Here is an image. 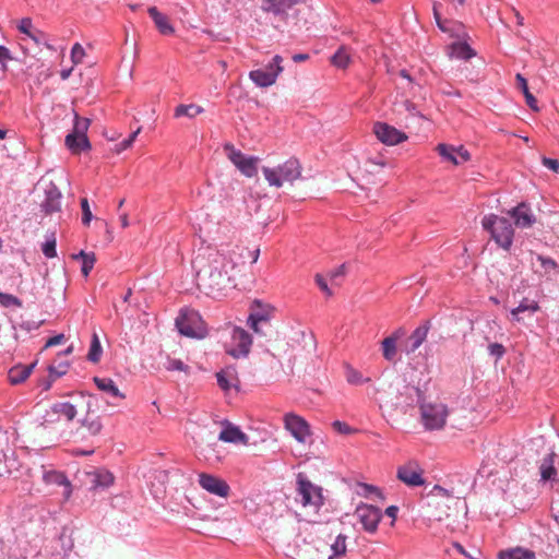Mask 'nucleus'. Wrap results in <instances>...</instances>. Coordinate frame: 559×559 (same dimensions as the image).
Returning a JSON list of instances; mask_svg holds the SVG:
<instances>
[{
	"label": "nucleus",
	"instance_id": "obj_46",
	"mask_svg": "<svg viewBox=\"0 0 559 559\" xmlns=\"http://www.w3.org/2000/svg\"><path fill=\"white\" fill-rule=\"evenodd\" d=\"M69 365L68 364H59L58 366L51 365L49 366V377L52 380H56L57 378H60L61 376L66 374L68 371Z\"/></svg>",
	"mask_w": 559,
	"mask_h": 559
},
{
	"label": "nucleus",
	"instance_id": "obj_18",
	"mask_svg": "<svg viewBox=\"0 0 559 559\" xmlns=\"http://www.w3.org/2000/svg\"><path fill=\"white\" fill-rule=\"evenodd\" d=\"M520 228H528L535 223V217L525 203H521L509 212Z\"/></svg>",
	"mask_w": 559,
	"mask_h": 559
},
{
	"label": "nucleus",
	"instance_id": "obj_61",
	"mask_svg": "<svg viewBox=\"0 0 559 559\" xmlns=\"http://www.w3.org/2000/svg\"><path fill=\"white\" fill-rule=\"evenodd\" d=\"M63 338L64 336L62 334L50 337L46 343V347L58 345L63 341Z\"/></svg>",
	"mask_w": 559,
	"mask_h": 559
},
{
	"label": "nucleus",
	"instance_id": "obj_34",
	"mask_svg": "<svg viewBox=\"0 0 559 559\" xmlns=\"http://www.w3.org/2000/svg\"><path fill=\"white\" fill-rule=\"evenodd\" d=\"M555 455V452L550 451L543 460V463L539 467L543 480H550L556 475V468L554 467Z\"/></svg>",
	"mask_w": 559,
	"mask_h": 559
},
{
	"label": "nucleus",
	"instance_id": "obj_21",
	"mask_svg": "<svg viewBox=\"0 0 559 559\" xmlns=\"http://www.w3.org/2000/svg\"><path fill=\"white\" fill-rule=\"evenodd\" d=\"M147 12L160 34L173 35L175 33V28L170 24L169 19L159 12L156 7L148 8Z\"/></svg>",
	"mask_w": 559,
	"mask_h": 559
},
{
	"label": "nucleus",
	"instance_id": "obj_50",
	"mask_svg": "<svg viewBox=\"0 0 559 559\" xmlns=\"http://www.w3.org/2000/svg\"><path fill=\"white\" fill-rule=\"evenodd\" d=\"M316 283L318 284V286L320 287V289L326 295V296H332L333 295V292L331 290V288L329 287L328 285V278H325L323 275L321 274H317L316 277Z\"/></svg>",
	"mask_w": 559,
	"mask_h": 559
},
{
	"label": "nucleus",
	"instance_id": "obj_55",
	"mask_svg": "<svg viewBox=\"0 0 559 559\" xmlns=\"http://www.w3.org/2000/svg\"><path fill=\"white\" fill-rule=\"evenodd\" d=\"M401 108L413 115V116H418L420 118H424V116L416 109V105L414 103H412L411 100H404L402 104H401Z\"/></svg>",
	"mask_w": 559,
	"mask_h": 559
},
{
	"label": "nucleus",
	"instance_id": "obj_27",
	"mask_svg": "<svg viewBox=\"0 0 559 559\" xmlns=\"http://www.w3.org/2000/svg\"><path fill=\"white\" fill-rule=\"evenodd\" d=\"M34 364L28 366H15L9 370L8 378L11 384L24 382L32 373Z\"/></svg>",
	"mask_w": 559,
	"mask_h": 559
},
{
	"label": "nucleus",
	"instance_id": "obj_62",
	"mask_svg": "<svg viewBox=\"0 0 559 559\" xmlns=\"http://www.w3.org/2000/svg\"><path fill=\"white\" fill-rule=\"evenodd\" d=\"M27 37L33 39L36 44H40L44 38V34L38 29H34Z\"/></svg>",
	"mask_w": 559,
	"mask_h": 559
},
{
	"label": "nucleus",
	"instance_id": "obj_57",
	"mask_svg": "<svg viewBox=\"0 0 559 559\" xmlns=\"http://www.w3.org/2000/svg\"><path fill=\"white\" fill-rule=\"evenodd\" d=\"M11 60H13L11 51L5 46L0 45V63L2 67L5 68V63Z\"/></svg>",
	"mask_w": 559,
	"mask_h": 559
},
{
	"label": "nucleus",
	"instance_id": "obj_17",
	"mask_svg": "<svg viewBox=\"0 0 559 559\" xmlns=\"http://www.w3.org/2000/svg\"><path fill=\"white\" fill-rule=\"evenodd\" d=\"M436 151L444 160L450 162L455 166H459L471 159L469 152L463 145L455 147L450 144L440 143L437 145Z\"/></svg>",
	"mask_w": 559,
	"mask_h": 559
},
{
	"label": "nucleus",
	"instance_id": "obj_40",
	"mask_svg": "<svg viewBox=\"0 0 559 559\" xmlns=\"http://www.w3.org/2000/svg\"><path fill=\"white\" fill-rule=\"evenodd\" d=\"M428 334V326H418L409 336L411 350L415 352L425 342Z\"/></svg>",
	"mask_w": 559,
	"mask_h": 559
},
{
	"label": "nucleus",
	"instance_id": "obj_3",
	"mask_svg": "<svg viewBox=\"0 0 559 559\" xmlns=\"http://www.w3.org/2000/svg\"><path fill=\"white\" fill-rule=\"evenodd\" d=\"M420 418L427 430H441L447 424L449 408L438 399H424L419 403Z\"/></svg>",
	"mask_w": 559,
	"mask_h": 559
},
{
	"label": "nucleus",
	"instance_id": "obj_13",
	"mask_svg": "<svg viewBox=\"0 0 559 559\" xmlns=\"http://www.w3.org/2000/svg\"><path fill=\"white\" fill-rule=\"evenodd\" d=\"M424 469L416 461H409L397 467L396 477L409 487H417L425 484Z\"/></svg>",
	"mask_w": 559,
	"mask_h": 559
},
{
	"label": "nucleus",
	"instance_id": "obj_39",
	"mask_svg": "<svg viewBox=\"0 0 559 559\" xmlns=\"http://www.w3.org/2000/svg\"><path fill=\"white\" fill-rule=\"evenodd\" d=\"M90 124L91 120L88 118L80 117L78 114L74 115V126L72 132H75L76 135H80L83 143H85L87 139L86 133Z\"/></svg>",
	"mask_w": 559,
	"mask_h": 559
},
{
	"label": "nucleus",
	"instance_id": "obj_19",
	"mask_svg": "<svg viewBox=\"0 0 559 559\" xmlns=\"http://www.w3.org/2000/svg\"><path fill=\"white\" fill-rule=\"evenodd\" d=\"M46 198L41 207L46 214H52L61 209V192L55 185H50L45 191Z\"/></svg>",
	"mask_w": 559,
	"mask_h": 559
},
{
	"label": "nucleus",
	"instance_id": "obj_2",
	"mask_svg": "<svg viewBox=\"0 0 559 559\" xmlns=\"http://www.w3.org/2000/svg\"><path fill=\"white\" fill-rule=\"evenodd\" d=\"M262 173L271 187L282 188L298 180L301 177L302 167L297 158L290 157L277 166H263Z\"/></svg>",
	"mask_w": 559,
	"mask_h": 559
},
{
	"label": "nucleus",
	"instance_id": "obj_20",
	"mask_svg": "<svg viewBox=\"0 0 559 559\" xmlns=\"http://www.w3.org/2000/svg\"><path fill=\"white\" fill-rule=\"evenodd\" d=\"M216 378L219 388L224 391H228L231 388H237L239 384L237 370L234 366H227L217 372Z\"/></svg>",
	"mask_w": 559,
	"mask_h": 559
},
{
	"label": "nucleus",
	"instance_id": "obj_10",
	"mask_svg": "<svg viewBox=\"0 0 559 559\" xmlns=\"http://www.w3.org/2000/svg\"><path fill=\"white\" fill-rule=\"evenodd\" d=\"M224 151L228 159L240 170L242 175L252 178L258 173L259 158L254 156H246L241 151L236 150L230 143L224 145Z\"/></svg>",
	"mask_w": 559,
	"mask_h": 559
},
{
	"label": "nucleus",
	"instance_id": "obj_47",
	"mask_svg": "<svg viewBox=\"0 0 559 559\" xmlns=\"http://www.w3.org/2000/svg\"><path fill=\"white\" fill-rule=\"evenodd\" d=\"M81 209H82V223L84 225H88L93 218L90 204L86 198L81 199Z\"/></svg>",
	"mask_w": 559,
	"mask_h": 559
},
{
	"label": "nucleus",
	"instance_id": "obj_4",
	"mask_svg": "<svg viewBox=\"0 0 559 559\" xmlns=\"http://www.w3.org/2000/svg\"><path fill=\"white\" fill-rule=\"evenodd\" d=\"M481 225L485 230L490 233L491 238L499 247L504 250H509L511 248L514 229L507 217L489 214L483 218Z\"/></svg>",
	"mask_w": 559,
	"mask_h": 559
},
{
	"label": "nucleus",
	"instance_id": "obj_59",
	"mask_svg": "<svg viewBox=\"0 0 559 559\" xmlns=\"http://www.w3.org/2000/svg\"><path fill=\"white\" fill-rule=\"evenodd\" d=\"M344 274H345V266L341 265L336 270L329 272L328 277H329V281L334 284L335 280L338 276H344Z\"/></svg>",
	"mask_w": 559,
	"mask_h": 559
},
{
	"label": "nucleus",
	"instance_id": "obj_43",
	"mask_svg": "<svg viewBox=\"0 0 559 559\" xmlns=\"http://www.w3.org/2000/svg\"><path fill=\"white\" fill-rule=\"evenodd\" d=\"M43 253L47 258H55L57 255L56 251V237L55 235H51L43 245Z\"/></svg>",
	"mask_w": 559,
	"mask_h": 559
},
{
	"label": "nucleus",
	"instance_id": "obj_35",
	"mask_svg": "<svg viewBox=\"0 0 559 559\" xmlns=\"http://www.w3.org/2000/svg\"><path fill=\"white\" fill-rule=\"evenodd\" d=\"M204 111L203 107L195 105V104H189L185 105L181 104L175 108V117H188V118H194L195 116L202 114Z\"/></svg>",
	"mask_w": 559,
	"mask_h": 559
},
{
	"label": "nucleus",
	"instance_id": "obj_30",
	"mask_svg": "<svg viewBox=\"0 0 559 559\" xmlns=\"http://www.w3.org/2000/svg\"><path fill=\"white\" fill-rule=\"evenodd\" d=\"M82 428H84L90 436H97L103 428L99 416L87 413L82 420Z\"/></svg>",
	"mask_w": 559,
	"mask_h": 559
},
{
	"label": "nucleus",
	"instance_id": "obj_52",
	"mask_svg": "<svg viewBox=\"0 0 559 559\" xmlns=\"http://www.w3.org/2000/svg\"><path fill=\"white\" fill-rule=\"evenodd\" d=\"M17 29L26 36L31 35L34 31L32 20L28 17L22 19L17 25Z\"/></svg>",
	"mask_w": 559,
	"mask_h": 559
},
{
	"label": "nucleus",
	"instance_id": "obj_28",
	"mask_svg": "<svg viewBox=\"0 0 559 559\" xmlns=\"http://www.w3.org/2000/svg\"><path fill=\"white\" fill-rule=\"evenodd\" d=\"M66 146L73 153L80 154L83 151H87L91 148V144L88 139H86L85 143L81 141L80 135H76L75 132H70L64 140Z\"/></svg>",
	"mask_w": 559,
	"mask_h": 559
},
{
	"label": "nucleus",
	"instance_id": "obj_15",
	"mask_svg": "<svg viewBox=\"0 0 559 559\" xmlns=\"http://www.w3.org/2000/svg\"><path fill=\"white\" fill-rule=\"evenodd\" d=\"M373 133L380 142L386 145H396L407 140V135L404 132L385 122H376L373 124Z\"/></svg>",
	"mask_w": 559,
	"mask_h": 559
},
{
	"label": "nucleus",
	"instance_id": "obj_32",
	"mask_svg": "<svg viewBox=\"0 0 559 559\" xmlns=\"http://www.w3.org/2000/svg\"><path fill=\"white\" fill-rule=\"evenodd\" d=\"M52 412L59 416H63L68 421H71L76 416V407L69 402H59L52 405Z\"/></svg>",
	"mask_w": 559,
	"mask_h": 559
},
{
	"label": "nucleus",
	"instance_id": "obj_6",
	"mask_svg": "<svg viewBox=\"0 0 559 559\" xmlns=\"http://www.w3.org/2000/svg\"><path fill=\"white\" fill-rule=\"evenodd\" d=\"M176 325L182 335L202 338L206 334V328L199 312L192 309L182 310L176 319Z\"/></svg>",
	"mask_w": 559,
	"mask_h": 559
},
{
	"label": "nucleus",
	"instance_id": "obj_38",
	"mask_svg": "<svg viewBox=\"0 0 559 559\" xmlns=\"http://www.w3.org/2000/svg\"><path fill=\"white\" fill-rule=\"evenodd\" d=\"M345 378L352 385H361L370 381V378H365L360 371L350 365H345Z\"/></svg>",
	"mask_w": 559,
	"mask_h": 559
},
{
	"label": "nucleus",
	"instance_id": "obj_26",
	"mask_svg": "<svg viewBox=\"0 0 559 559\" xmlns=\"http://www.w3.org/2000/svg\"><path fill=\"white\" fill-rule=\"evenodd\" d=\"M91 484L94 489L108 488L114 484V475L106 469H97L90 474Z\"/></svg>",
	"mask_w": 559,
	"mask_h": 559
},
{
	"label": "nucleus",
	"instance_id": "obj_48",
	"mask_svg": "<svg viewBox=\"0 0 559 559\" xmlns=\"http://www.w3.org/2000/svg\"><path fill=\"white\" fill-rule=\"evenodd\" d=\"M262 322H267V318L265 316H249L248 323L250 328L257 333L262 334V331L260 330L259 325Z\"/></svg>",
	"mask_w": 559,
	"mask_h": 559
},
{
	"label": "nucleus",
	"instance_id": "obj_14",
	"mask_svg": "<svg viewBox=\"0 0 559 559\" xmlns=\"http://www.w3.org/2000/svg\"><path fill=\"white\" fill-rule=\"evenodd\" d=\"M199 485L209 493L221 498H227L230 493L229 485L224 479L212 474H199Z\"/></svg>",
	"mask_w": 559,
	"mask_h": 559
},
{
	"label": "nucleus",
	"instance_id": "obj_54",
	"mask_svg": "<svg viewBox=\"0 0 559 559\" xmlns=\"http://www.w3.org/2000/svg\"><path fill=\"white\" fill-rule=\"evenodd\" d=\"M332 427L335 431L342 433V435H349L352 433L354 430L350 426H348L346 423L344 421H340V420H335L333 424H332Z\"/></svg>",
	"mask_w": 559,
	"mask_h": 559
},
{
	"label": "nucleus",
	"instance_id": "obj_41",
	"mask_svg": "<svg viewBox=\"0 0 559 559\" xmlns=\"http://www.w3.org/2000/svg\"><path fill=\"white\" fill-rule=\"evenodd\" d=\"M452 53L459 59H471L475 51L466 43H455L452 45Z\"/></svg>",
	"mask_w": 559,
	"mask_h": 559
},
{
	"label": "nucleus",
	"instance_id": "obj_16",
	"mask_svg": "<svg viewBox=\"0 0 559 559\" xmlns=\"http://www.w3.org/2000/svg\"><path fill=\"white\" fill-rule=\"evenodd\" d=\"M285 428L300 443H305L310 437V427L308 423L296 414H286L284 417Z\"/></svg>",
	"mask_w": 559,
	"mask_h": 559
},
{
	"label": "nucleus",
	"instance_id": "obj_53",
	"mask_svg": "<svg viewBox=\"0 0 559 559\" xmlns=\"http://www.w3.org/2000/svg\"><path fill=\"white\" fill-rule=\"evenodd\" d=\"M489 354L495 356L497 359H500L504 353L506 349L502 344L499 343H492L488 346Z\"/></svg>",
	"mask_w": 559,
	"mask_h": 559
},
{
	"label": "nucleus",
	"instance_id": "obj_9",
	"mask_svg": "<svg viewBox=\"0 0 559 559\" xmlns=\"http://www.w3.org/2000/svg\"><path fill=\"white\" fill-rule=\"evenodd\" d=\"M283 58L280 55L273 57L266 69H257L249 72L250 80L259 87H269L275 84L278 75L283 72Z\"/></svg>",
	"mask_w": 559,
	"mask_h": 559
},
{
	"label": "nucleus",
	"instance_id": "obj_49",
	"mask_svg": "<svg viewBox=\"0 0 559 559\" xmlns=\"http://www.w3.org/2000/svg\"><path fill=\"white\" fill-rule=\"evenodd\" d=\"M166 369L170 370V371L178 370V371L187 372L189 367L187 365H185L179 359H171V358H169L168 361H167V365H166Z\"/></svg>",
	"mask_w": 559,
	"mask_h": 559
},
{
	"label": "nucleus",
	"instance_id": "obj_64",
	"mask_svg": "<svg viewBox=\"0 0 559 559\" xmlns=\"http://www.w3.org/2000/svg\"><path fill=\"white\" fill-rule=\"evenodd\" d=\"M362 488H364V490H365V492H364V495H365V496H368V495H370V493H376V495H378V496H380V495H381V493H380V491L378 490V488H376V487H373V486H371V485H367V484H365V485H362Z\"/></svg>",
	"mask_w": 559,
	"mask_h": 559
},
{
	"label": "nucleus",
	"instance_id": "obj_29",
	"mask_svg": "<svg viewBox=\"0 0 559 559\" xmlns=\"http://www.w3.org/2000/svg\"><path fill=\"white\" fill-rule=\"evenodd\" d=\"M540 310L539 304L536 300H530L528 298H523L519 306L511 310V316L514 320L520 321V313L530 311L535 313Z\"/></svg>",
	"mask_w": 559,
	"mask_h": 559
},
{
	"label": "nucleus",
	"instance_id": "obj_42",
	"mask_svg": "<svg viewBox=\"0 0 559 559\" xmlns=\"http://www.w3.org/2000/svg\"><path fill=\"white\" fill-rule=\"evenodd\" d=\"M102 355V346L96 333L93 334L87 359L92 362H98Z\"/></svg>",
	"mask_w": 559,
	"mask_h": 559
},
{
	"label": "nucleus",
	"instance_id": "obj_36",
	"mask_svg": "<svg viewBox=\"0 0 559 559\" xmlns=\"http://www.w3.org/2000/svg\"><path fill=\"white\" fill-rule=\"evenodd\" d=\"M499 559H535V552L528 549L514 548L500 551Z\"/></svg>",
	"mask_w": 559,
	"mask_h": 559
},
{
	"label": "nucleus",
	"instance_id": "obj_33",
	"mask_svg": "<svg viewBox=\"0 0 559 559\" xmlns=\"http://www.w3.org/2000/svg\"><path fill=\"white\" fill-rule=\"evenodd\" d=\"M331 63L340 69H345L350 63V51L346 46H341L331 57Z\"/></svg>",
	"mask_w": 559,
	"mask_h": 559
},
{
	"label": "nucleus",
	"instance_id": "obj_37",
	"mask_svg": "<svg viewBox=\"0 0 559 559\" xmlns=\"http://www.w3.org/2000/svg\"><path fill=\"white\" fill-rule=\"evenodd\" d=\"M73 259H82V274L87 277L92 269L94 267V264L96 262V257L94 252H85L81 251L78 254L72 255Z\"/></svg>",
	"mask_w": 559,
	"mask_h": 559
},
{
	"label": "nucleus",
	"instance_id": "obj_8",
	"mask_svg": "<svg viewBox=\"0 0 559 559\" xmlns=\"http://www.w3.org/2000/svg\"><path fill=\"white\" fill-rule=\"evenodd\" d=\"M346 539V535L338 534L331 545L318 542L316 547L309 552V559H335L345 556L347 551Z\"/></svg>",
	"mask_w": 559,
	"mask_h": 559
},
{
	"label": "nucleus",
	"instance_id": "obj_60",
	"mask_svg": "<svg viewBox=\"0 0 559 559\" xmlns=\"http://www.w3.org/2000/svg\"><path fill=\"white\" fill-rule=\"evenodd\" d=\"M539 261L542 262V266L546 270V271H549V270H555L557 267V264L556 262L550 259V258H543V257H539L538 258Z\"/></svg>",
	"mask_w": 559,
	"mask_h": 559
},
{
	"label": "nucleus",
	"instance_id": "obj_1",
	"mask_svg": "<svg viewBox=\"0 0 559 559\" xmlns=\"http://www.w3.org/2000/svg\"><path fill=\"white\" fill-rule=\"evenodd\" d=\"M245 250L240 245H233L209 252L206 257H198L195 267L199 286L207 294H215L230 286L240 272Z\"/></svg>",
	"mask_w": 559,
	"mask_h": 559
},
{
	"label": "nucleus",
	"instance_id": "obj_44",
	"mask_svg": "<svg viewBox=\"0 0 559 559\" xmlns=\"http://www.w3.org/2000/svg\"><path fill=\"white\" fill-rule=\"evenodd\" d=\"M85 57V50L81 44L75 43L71 49V61L74 66L82 63Z\"/></svg>",
	"mask_w": 559,
	"mask_h": 559
},
{
	"label": "nucleus",
	"instance_id": "obj_25",
	"mask_svg": "<svg viewBox=\"0 0 559 559\" xmlns=\"http://www.w3.org/2000/svg\"><path fill=\"white\" fill-rule=\"evenodd\" d=\"M44 480L47 484L62 486L63 487L62 495H63L64 499H69V497L71 496V492H72L71 484L67 479L64 474L56 472V471H50V472H47L44 474Z\"/></svg>",
	"mask_w": 559,
	"mask_h": 559
},
{
	"label": "nucleus",
	"instance_id": "obj_63",
	"mask_svg": "<svg viewBox=\"0 0 559 559\" xmlns=\"http://www.w3.org/2000/svg\"><path fill=\"white\" fill-rule=\"evenodd\" d=\"M397 511H399V508L395 507V506H390L385 509V514L390 518H392L393 521H395L396 519V514H397ZM394 522H392L393 524Z\"/></svg>",
	"mask_w": 559,
	"mask_h": 559
},
{
	"label": "nucleus",
	"instance_id": "obj_24",
	"mask_svg": "<svg viewBox=\"0 0 559 559\" xmlns=\"http://www.w3.org/2000/svg\"><path fill=\"white\" fill-rule=\"evenodd\" d=\"M94 383L98 390L106 393L109 397L114 400H123L126 395L120 392L115 381L110 378H94Z\"/></svg>",
	"mask_w": 559,
	"mask_h": 559
},
{
	"label": "nucleus",
	"instance_id": "obj_11",
	"mask_svg": "<svg viewBox=\"0 0 559 559\" xmlns=\"http://www.w3.org/2000/svg\"><path fill=\"white\" fill-rule=\"evenodd\" d=\"M355 516L361 524L365 532L374 534L382 519L381 509L368 503H360L356 507Z\"/></svg>",
	"mask_w": 559,
	"mask_h": 559
},
{
	"label": "nucleus",
	"instance_id": "obj_51",
	"mask_svg": "<svg viewBox=\"0 0 559 559\" xmlns=\"http://www.w3.org/2000/svg\"><path fill=\"white\" fill-rule=\"evenodd\" d=\"M433 16H435V20H436V23H437L438 27L443 33H449L450 28L447 26L448 22L441 20V14H440V12L438 10V4L437 3L433 4Z\"/></svg>",
	"mask_w": 559,
	"mask_h": 559
},
{
	"label": "nucleus",
	"instance_id": "obj_12",
	"mask_svg": "<svg viewBox=\"0 0 559 559\" xmlns=\"http://www.w3.org/2000/svg\"><path fill=\"white\" fill-rule=\"evenodd\" d=\"M252 345L251 335L242 328L234 326L231 330V342L226 352L234 358L246 357Z\"/></svg>",
	"mask_w": 559,
	"mask_h": 559
},
{
	"label": "nucleus",
	"instance_id": "obj_22",
	"mask_svg": "<svg viewBox=\"0 0 559 559\" xmlns=\"http://www.w3.org/2000/svg\"><path fill=\"white\" fill-rule=\"evenodd\" d=\"M218 439L224 442L230 443H241L247 445L249 443V438L246 433H243L238 427L228 425L223 429L218 436Z\"/></svg>",
	"mask_w": 559,
	"mask_h": 559
},
{
	"label": "nucleus",
	"instance_id": "obj_7",
	"mask_svg": "<svg viewBox=\"0 0 559 559\" xmlns=\"http://www.w3.org/2000/svg\"><path fill=\"white\" fill-rule=\"evenodd\" d=\"M297 501H300L304 508H309L317 512L323 504V496L320 487L301 476L298 477Z\"/></svg>",
	"mask_w": 559,
	"mask_h": 559
},
{
	"label": "nucleus",
	"instance_id": "obj_5",
	"mask_svg": "<svg viewBox=\"0 0 559 559\" xmlns=\"http://www.w3.org/2000/svg\"><path fill=\"white\" fill-rule=\"evenodd\" d=\"M304 2L305 0H260V10L270 15L275 28H281L287 24L290 11Z\"/></svg>",
	"mask_w": 559,
	"mask_h": 559
},
{
	"label": "nucleus",
	"instance_id": "obj_45",
	"mask_svg": "<svg viewBox=\"0 0 559 559\" xmlns=\"http://www.w3.org/2000/svg\"><path fill=\"white\" fill-rule=\"evenodd\" d=\"M0 304L3 306V307H22V301L11 295V294H5V293H0Z\"/></svg>",
	"mask_w": 559,
	"mask_h": 559
},
{
	"label": "nucleus",
	"instance_id": "obj_56",
	"mask_svg": "<svg viewBox=\"0 0 559 559\" xmlns=\"http://www.w3.org/2000/svg\"><path fill=\"white\" fill-rule=\"evenodd\" d=\"M542 163L545 167L549 168L554 173H559V160L549 157H543Z\"/></svg>",
	"mask_w": 559,
	"mask_h": 559
},
{
	"label": "nucleus",
	"instance_id": "obj_58",
	"mask_svg": "<svg viewBox=\"0 0 559 559\" xmlns=\"http://www.w3.org/2000/svg\"><path fill=\"white\" fill-rule=\"evenodd\" d=\"M437 496L447 497V490L439 486H436L432 491V498L429 501V507H437L439 504V502L435 499V497Z\"/></svg>",
	"mask_w": 559,
	"mask_h": 559
},
{
	"label": "nucleus",
	"instance_id": "obj_31",
	"mask_svg": "<svg viewBox=\"0 0 559 559\" xmlns=\"http://www.w3.org/2000/svg\"><path fill=\"white\" fill-rule=\"evenodd\" d=\"M515 79H516L518 87L523 92V94L525 96L527 106L532 110L538 111L539 108L537 106V99L530 92L526 79L520 73L516 74Z\"/></svg>",
	"mask_w": 559,
	"mask_h": 559
},
{
	"label": "nucleus",
	"instance_id": "obj_23",
	"mask_svg": "<svg viewBox=\"0 0 559 559\" xmlns=\"http://www.w3.org/2000/svg\"><path fill=\"white\" fill-rule=\"evenodd\" d=\"M404 335V331L402 329L396 330L392 335L385 337L381 342L382 355L389 360L393 361L396 356V343L400 337Z\"/></svg>",
	"mask_w": 559,
	"mask_h": 559
}]
</instances>
